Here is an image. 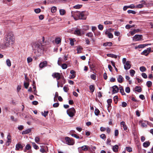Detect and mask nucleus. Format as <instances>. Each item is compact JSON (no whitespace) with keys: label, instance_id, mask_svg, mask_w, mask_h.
<instances>
[{"label":"nucleus","instance_id":"nucleus-1","mask_svg":"<svg viewBox=\"0 0 153 153\" xmlns=\"http://www.w3.org/2000/svg\"><path fill=\"white\" fill-rule=\"evenodd\" d=\"M31 45L34 52L36 55L37 56H40L43 51V45L38 42H33Z\"/></svg>","mask_w":153,"mask_h":153},{"label":"nucleus","instance_id":"nucleus-2","mask_svg":"<svg viewBox=\"0 0 153 153\" xmlns=\"http://www.w3.org/2000/svg\"><path fill=\"white\" fill-rule=\"evenodd\" d=\"M14 39L13 34L8 33L6 35L4 40V45L6 47H9L14 43Z\"/></svg>","mask_w":153,"mask_h":153},{"label":"nucleus","instance_id":"nucleus-3","mask_svg":"<svg viewBox=\"0 0 153 153\" xmlns=\"http://www.w3.org/2000/svg\"><path fill=\"white\" fill-rule=\"evenodd\" d=\"M84 11H82L81 12L79 11H76L74 12V15L75 16H73L74 19L75 20H77L78 19L85 20L86 19V17L85 15L84 14Z\"/></svg>","mask_w":153,"mask_h":153},{"label":"nucleus","instance_id":"nucleus-4","mask_svg":"<svg viewBox=\"0 0 153 153\" xmlns=\"http://www.w3.org/2000/svg\"><path fill=\"white\" fill-rule=\"evenodd\" d=\"M76 112V110L73 107L70 108L67 111V114L70 117H73L75 114Z\"/></svg>","mask_w":153,"mask_h":153},{"label":"nucleus","instance_id":"nucleus-5","mask_svg":"<svg viewBox=\"0 0 153 153\" xmlns=\"http://www.w3.org/2000/svg\"><path fill=\"white\" fill-rule=\"evenodd\" d=\"M65 83V79L64 76H62L61 79L58 81L57 83V86L58 88H59L60 86L61 87H62L64 84Z\"/></svg>","mask_w":153,"mask_h":153},{"label":"nucleus","instance_id":"nucleus-6","mask_svg":"<svg viewBox=\"0 0 153 153\" xmlns=\"http://www.w3.org/2000/svg\"><path fill=\"white\" fill-rule=\"evenodd\" d=\"M66 143L69 145H72L74 144V141L72 138H70L68 137H66L65 138Z\"/></svg>","mask_w":153,"mask_h":153},{"label":"nucleus","instance_id":"nucleus-7","mask_svg":"<svg viewBox=\"0 0 153 153\" xmlns=\"http://www.w3.org/2000/svg\"><path fill=\"white\" fill-rule=\"evenodd\" d=\"M151 48H148L147 49L144 50L141 53L142 55H144L147 56L151 52Z\"/></svg>","mask_w":153,"mask_h":153},{"label":"nucleus","instance_id":"nucleus-8","mask_svg":"<svg viewBox=\"0 0 153 153\" xmlns=\"http://www.w3.org/2000/svg\"><path fill=\"white\" fill-rule=\"evenodd\" d=\"M142 35H135L133 38V40H135V41H139L142 38Z\"/></svg>","mask_w":153,"mask_h":153},{"label":"nucleus","instance_id":"nucleus-9","mask_svg":"<svg viewBox=\"0 0 153 153\" xmlns=\"http://www.w3.org/2000/svg\"><path fill=\"white\" fill-rule=\"evenodd\" d=\"M131 62L130 61H127L124 64V68L125 70H127L130 68L131 65L130 64Z\"/></svg>","mask_w":153,"mask_h":153},{"label":"nucleus","instance_id":"nucleus-10","mask_svg":"<svg viewBox=\"0 0 153 153\" xmlns=\"http://www.w3.org/2000/svg\"><path fill=\"white\" fill-rule=\"evenodd\" d=\"M25 80L26 81H24V86L26 88H27L29 85V82L28 81V78L27 76V74L26 75L25 74Z\"/></svg>","mask_w":153,"mask_h":153},{"label":"nucleus","instance_id":"nucleus-11","mask_svg":"<svg viewBox=\"0 0 153 153\" xmlns=\"http://www.w3.org/2000/svg\"><path fill=\"white\" fill-rule=\"evenodd\" d=\"M112 88L113 89L112 94L118 92L119 88L117 86L115 85L112 87Z\"/></svg>","mask_w":153,"mask_h":153},{"label":"nucleus","instance_id":"nucleus-12","mask_svg":"<svg viewBox=\"0 0 153 153\" xmlns=\"http://www.w3.org/2000/svg\"><path fill=\"white\" fill-rule=\"evenodd\" d=\"M47 62L45 61L41 62L39 64V67L40 68H43L47 66Z\"/></svg>","mask_w":153,"mask_h":153},{"label":"nucleus","instance_id":"nucleus-13","mask_svg":"<svg viewBox=\"0 0 153 153\" xmlns=\"http://www.w3.org/2000/svg\"><path fill=\"white\" fill-rule=\"evenodd\" d=\"M121 126L123 127L124 131H126L127 129V127L125 124V122L124 121H122L120 123Z\"/></svg>","mask_w":153,"mask_h":153},{"label":"nucleus","instance_id":"nucleus-14","mask_svg":"<svg viewBox=\"0 0 153 153\" xmlns=\"http://www.w3.org/2000/svg\"><path fill=\"white\" fill-rule=\"evenodd\" d=\"M7 145L8 146L9 145L10 143H11V137L9 134H8L7 137Z\"/></svg>","mask_w":153,"mask_h":153},{"label":"nucleus","instance_id":"nucleus-15","mask_svg":"<svg viewBox=\"0 0 153 153\" xmlns=\"http://www.w3.org/2000/svg\"><path fill=\"white\" fill-rule=\"evenodd\" d=\"M124 78L121 75H119L117 78V81L119 83H122L123 80Z\"/></svg>","mask_w":153,"mask_h":153},{"label":"nucleus","instance_id":"nucleus-16","mask_svg":"<svg viewBox=\"0 0 153 153\" xmlns=\"http://www.w3.org/2000/svg\"><path fill=\"white\" fill-rule=\"evenodd\" d=\"M61 76L59 73L55 72L53 73L52 74V76L53 78H56Z\"/></svg>","mask_w":153,"mask_h":153},{"label":"nucleus","instance_id":"nucleus-17","mask_svg":"<svg viewBox=\"0 0 153 153\" xmlns=\"http://www.w3.org/2000/svg\"><path fill=\"white\" fill-rule=\"evenodd\" d=\"M74 34L78 36H81L82 35L80 30L76 29L74 32Z\"/></svg>","mask_w":153,"mask_h":153},{"label":"nucleus","instance_id":"nucleus-18","mask_svg":"<svg viewBox=\"0 0 153 153\" xmlns=\"http://www.w3.org/2000/svg\"><path fill=\"white\" fill-rule=\"evenodd\" d=\"M118 146L117 145H116L115 146H113L112 149L114 152H116L118 151Z\"/></svg>","mask_w":153,"mask_h":153},{"label":"nucleus","instance_id":"nucleus-19","mask_svg":"<svg viewBox=\"0 0 153 153\" xmlns=\"http://www.w3.org/2000/svg\"><path fill=\"white\" fill-rule=\"evenodd\" d=\"M22 148L23 146L21 144H18L16 145V150H19L20 149H22Z\"/></svg>","mask_w":153,"mask_h":153},{"label":"nucleus","instance_id":"nucleus-20","mask_svg":"<svg viewBox=\"0 0 153 153\" xmlns=\"http://www.w3.org/2000/svg\"><path fill=\"white\" fill-rule=\"evenodd\" d=\"M108 31L106 30V31L105 32V34H107L108 36V38H113V35L110 32H107Z\"/></svg>","mask_w":153,"mask_h":153},{"label":"nucleus","instance_id":"nucleus-21","mask_svg":"<svg viewBox=\"0 0 153 153\" xmlns=\"http://www.w3.org/2000/svg\"><path fill=\"white\" fill-rule=\"evenodd\" d=\"M150 142L149 141H146L143 143V146L144 147L146 148L150 145Z\"/></svg>","mask_w":153,"mask_h":153},{"label":"nucleus","instance_id":"nucleus-22","mask_svg":"<svg viewBox=\"0 0 153 153\" xmlns=\"http://www.w3.org/2000/svg\"><path fill=\"white\" fill-rule=\"evenodd\" d=\"M119 89L120 91V92L121 93V94L123 95H125L126 94L124 92V89L123 87L122 86H120L119 87Z\"/></svg>","mask_w":153,"mask_h":153},{"label":"nucleus","instance_id":"nucleus-23","mask_svg":"<svg viewBox=\"0 0 153 153\" xmlns=\"http://www.w3.org/2000/svg\"><path fill=\"white\" fill-rule=\"evenodd\" d=\"M135 91L138 92H140L142 91L141 88L140 86H136L134 88Z\"/></svg>","mask_w":153,"mask_h":153},{"label":"nucleus","instance_id":"nucleus-24","mask_svg":"<svg viewBox=\"0 0 153 153\" xmlns=\"http://www.w3.org/2000/svg\"><path fill=\"white\" fill-rule=\"evenodd\" d=\"M89 89L92 93L94 91L95 89V87L94 85H91L89 86Z\"/></svg>","mask_w":153,"mask_h":153},{"label":"nucleus","instance_id":"nucleus-25","mask_svg":"<svg viewBox=\"0 0 153 153\" xmlns=\"http://www.w3.org/2000/svg\"><path fill=\"white\" fill-rule=\"evenodd\" d=\"M83 151H87L88 149L89 146L87 145H84L81 147Z\"/></svg>","mask_w":153,"mask_h":153},{"label":"nucleus","instance_id":"nucleus-26","mask_svg":"<svg viewBox=\"0 0 153 153\" xmlns=\"http://www.w3.org/2000/svg\"><path fill=\"white\" fill-rule=\"evenodd\" d=\"M112 45V42H107L104 43L103 44V45L104 46H111Z\"/></svg>","mask_w":153,"mask_h":153},{"label":"nucleus","instance_id":"nucleus-27","mask_svg":"<svg viewBox=\"0 0 153 153\" xmlns=\"http://www.w3.org/2000/svg\"><path fill=\"white\" fill-rule=\"evenodd\" d=\"M145 47H146V45H145V44H141V45H138L136 47H135V48L136 49H137V48H144Z\"/></svg>","mask_w":153,"mask_h":153},{"label":"nucleus","instance_id":"nucleus-28","mask_svg":"<svg viewBox=\"0 0 153 153\" xmlns=\"http://www.w3.org/2000/svg\"><path fill=\"white\" fill-rule=\"evenodd\" d=\"M141 124V126L143 127H147V124H146L145 123L143 122L142 121H140L139 122Z\"/></svg>","mask_w":153,"mask_h":153},{"label":"nucleus","instance_id":"nucleus-29","mask_svg":"<svg viewBox=\"0 0 153 153\" xmlns=\"http://www.w3.org/2000/svg\"><path fill=\"white\" fill-rule=\"evenodd\" d=\"M61 39L59 37H58L56 39L55 42L57 44H59L61 42Z\"/></svg>","mask_w":153,"mask_h":153},{"label":"nucleus","instance_id":"nucleus-30","mask_svg":"<svg viewBox=\"0 0 153 153\" xmlns=\"http://www.w3.org/2000/svg\"><path fill=\"white\" fill-rule=\"evenodd\" d=\"M135 71L134 70L131 69L130 70V73L131 76L133 77L134 76V74H135Z\"/></svg>","mask_w":153,"mask_h":153},{"label":"nucleus","instance_id":"nucleus-31","mask_svg":"<svg viewBox=\"0 0 153 153\" xmlns=\"http://www.w3.org/2000/svg\"><path fill=\"white\" fill-rule=\"evenodd\" d=\"M107 56H108L114 58H117V56L116 55H115L113 54H107Z\"/></svg>","mask_w":153,"mask_h":153},{"label":"nucleus","instance_id":"nucleus-32","mask_svg":"<svg viewBox=\"0 0 153 153\" xmlns=\"http://www.w3.org/2000/svg\"><path fill=\"white\" fill-rule=\"evenodd\" d=\"M60 14L61 15H63L65 13V11L64 9H60L59 10Z\"/></svg>","mask_w":153,"mask_h":153},{"label":"nucleus","instance_id":"nucleus-33","mask_svg":"<svg viewBox=\"0 0 153 153\" xmlns=\"http://www.w3.org/2000/svg\"><path fill=\"white\" fill-rule=\"evenodd\" d=\"M6 63L7 65L10 67L11 66V62L9 59H7L6 61Z\"/></svg>","mask_w":153,"mask_h":153},{"label":"nucleus","instance_id":"nucleus-34","mask_svg":"<svg viewBox=\"0 0 153 153\" xmlns=\"http://www.w3.org/2000/svg\"><path fill=\"white\" fill-rule=\"evenodd\" d=\"M100 113V111L99 109L97 108H96L94 111V113L95 115L96 116H98Z\"/></svg>","mask_w":153,"mask_h":153},{"label":"nucleus","instance_id":"nucleus-35","mask_svg":"<svg viewBox=\"0 0 153 153\" xmlns=\"http://www.w3.org/2000/svg\"><path fill=\"white\" fill-rule=\"evenodd\" d=\"M86 35V36L91 38H92L93 37V34L91 32L87 33Z\"/></svg>","mask_w":153,"mask_h":153},{"label":"nucleus","instance_id":"nucleus-36","mask_svg":"<svg viewBox=\"0 0 153 153\" xmlns=\"http://www.w3.org/2000/svg\"><path fill=\"white\" fill-rule=\"evenodd\" d=\"M90 77L92 79L94 80H95L96 79V74H91L90 76Z\"/></svg>","mask_w":153,"mask_h":153},{"label":"nucleus","instance_id":"nucleus-37","mask_svg":"<svg viewBox=\"0 0 153 153\" xmlns=\"http://www.w3.org/2000/svg\"><path fill=\"white\" fill-rule=\"evenodd\" d=\"M135 25H126L125 27L127 29H129L131 27H134L135 26Z\"/></svg>","mask_w":153,"mask_h":153},{"label":"nucleus","instance_id":"nucleus-38","mask_svg":"<svg viewBox=\"0 0 153 153\" xmlns=\"http://www.w3.org/2000/svg\"><path fill=\"white\" fill-rule=\"evenodd\" d=\"M48 111H44V113H43L42 112V115L44 117H46L48 115Z\"/></svg>","mask_w":153,"mask_h":153},{"label":"nucleus","instance_id":"nucleus-39","mask_svg":"<svg viewBox=\"0 0 153 153\" xmlns=\"http://www.w3.org/2000/svg\"><path fill=\"white\" fill-rule=\"evenodd\" d=\"M51 12L53 13H55L56 11V7H55L53 6L51 8Z\"/></svg>","mask_w":153,"mask_h":153},{"label":"nucleus","instance_id":"nucleus-40","mask_svg":"<svg viewBox=\"0 0 153 153\" xmlns=\"http://www.w3.org/2000/svg\"><path fill=\"white\" fill-rule=\"evenodd\" d=\"M83 49V48L81 47H79L77 48V53H80L81 52V50Z\"/></svg>","mask_w":153,"mask_h":153},{"label":"nucleus","instance_id":"nucleus-41","mask_svg":"<svg viewBox=\"0 0 153 153\" xmlns=\"http://www.w3.org/2000/svg\"><path fill=\"white\" fill-rule=\"evenodd\" d=\"M127 12L128 14L132 13L135 14L136 13V12L134 11L131 10H128L127 11Z\"/></svg>","mask_w":153,"mask_h":153},{"label":"nucleus","instance_id":"nucleus-42","mask_svg":"<svg viewBox=\"0 0 153 153\" xmlns=\"http://www.w3.org/2000/svg\"><path fill=\"white\" fill-rule=\"evenodd\" d=\"M82 7V5L77 4L74 6V8L75 9H79Z\"/></svg>","mask_w":153,"mask_h":153},{"label":"nucleus","instance_id":"nucleus-43","mask_svg":"<svg viewBox=\"0 0 153 153\" xmlns=\"http://www.w3.org/2000/svg\"><path fill=\"white\" fill-rule=\"evenodd\" d=\"M152 84V82L150 81H148L146 82V85L148 87H150Z\"/></svg>","mask_w":153,"mask_h":153},{"label":"nucleus","instance_id":"nucleus-44","mask_svg":"<svg viewBox=\"0 0 153 153\" xmlns=\"http://www.w3.org/2000/svg\"><path fill=\"white\" fill-rule=\"evenodd\" d=\"M140 70L142 72H144L146 71V69L144 66H141L140 68Z\"/></svg>","mask_w":153,"mask_h":153},{"label":"nucleus","instance_id":"nucleus-45","mask_svg":"<svg viewBox=\"0 0 153 153\" xmlns=\"http://www.w3.org/2000/svg\"><path fill=\"white\" fill-rule=\"evenodd\" d=\"M61 67L62 69H65L67 68V65L66 64L64 63L62 64Z\"/></svg>","mask_w":153,"mask_h":153},{"label":"nucleus","instance_id":"nucleus-46","mask_svg":"<svg viewBox=\"0 0 153 153\" xmlns=\"http://www.w3.org/2000/svg\"><path fill=\"white\" fill-rule=\"evenodd\" d=\"M111 64L112 65L114 68L115 70L117 71V72L118 71L117 69L116 68L115 66V64L114 62L113 61H111Z\"/></svg>","mask_w":153,"mask_h":153},{"label":"nucleus","instance_id":"nucleus-47","mask_svg":"<svg viewBox=\"0 0 153 153\" xmlns=\"http://www.w3.org/2000/svg\"><path fill=\"white\" fill-rule=\"evenodd\" d=\"M143 5L142 4H139L135 6L136 8H140L143 7Z\"/></svg>","mask_w":153,"mask_h":153},{"label":"nucleus","instance_id":"nucleus-48","mask_svg":"<svg viewBox=\"0 0 153 153\" xmlns=\"http://www.w3.org/2000/svg\"><path fill=\"white\" fill-rule=\"evenodd\" d=\"M126 150L128 152H131L132 151V148L130 147H126Z\"/></svg>","mask_w":153,"mask_h":153},{"label":"nucleus","instance_id":"nucleus-49","mask_svg":"<svg viewBox=\"0 0 153 153\" xmlns=\"http://www.w3.org/2000/svg\"><path fill=\"white\" fill-rule=\"evenodd\" d=\"M71 136L76 138V139L80 138L79 137L77 134H71Z\"/></svg>","mask_w":153,"mask_h":153},{"label":"nucleus","instance_id":"nucleus-50","mask_svg":"<svg viewBox=\"0 0 153 153\" xmlns=\"http://www.w3.org/2000/svg\"><path fill=\"white\" fill-rule=\"evenodd\" d=\"M33 146L34 148L36 149H38L39 148V147L35 143H33Z\"/></svg>","mask_w":153,"mask_h":153},{"label":"nucleus","instance_id":"nucleus-51","mask_svg":"<svg viewBox=\"0 0 153 153\" xmlns=\"http://www.w3.org/2000/svg\"><path fill=\"white\" fill-rule=\"evenodd\" d=\"M118 97L117 96H115L114 97V99L115 103H117L118 101Z\"/></svg>","mask_w":153,"mask_h":153},{"label":"nucleus","instance_id":"nucleus-52","mask_svg":"<svg viewBox=\"0 0 153 153\" xmlns=\"http://www.w3.org/2000/svg\"><path fill=\"white\" fill-rule=\"evenodd\" d=\"M104 24L105 25H111L112 24V22L110 21H106L104 22Z\"/></svg>","mask_w":153,"mask_h":153},{"label":"nucleus","instance_id":"nucleus-53","mask_svg":"<svg viewBox=\"0 0 153 153\" xmlns=\"http://www.w3.org/2000/svg\"><path fill=\"white\" fill-rule=\"evenodd\" d=\"M29 133V129H27L25 131H24L22 132V134H27Z\"/></svg>","mask_w":153,"mask_h":153},{"label":"nucleus","instance_id":"nucleus-54","mask_svg":"<svg viewBox=\"0 0 153 153\" xmlns=\"http://www.w3.org/2000/svg\"><path fill=\"white\" fill-rule=\"evenodd\" d=\"M125 91L127 93H129L130 91V89L129 87H126L125 88Z\"/></svg>","mask_w":153,"mask_h":153},{"label":"nucleus","instance_id":"nucleus-55","mask_svg":"<svg viewBox=\"0 0 153 153\" xmlns=\"http://www.w3.org/2000/svg\"><path fill=\"white\" fill-rule=\"evenodd\" d=\"M98 29L100 30H103V26L102 25H101V24L99 25L98 26Z\"/></svg>","mask_w":153,"mask_h":153},{"label":"nucleus","instance_id":"nucleus-56","mask_svg":"<svg viewBox=\"0 0 153 153\" xmlns=\"http://www.w3.org/2000/svg\"><path fill=\"white\" fill-rule=\"evenodd\" d=\"M128 8L134 9L135 8V6L133 4H131L129 6H127Z\"/></svg>","mask_w":153,"mask_h":153},{"label":"nucleus","instance_id":"nucleus-57","mask_svg":"<svg viewBox=\"0 0 153 153\" xmlns=\"http://www.w3.org/2000/svg\"><path fill=\"white\" fill-rule=\"evenodd\" d=\"M100 137L103 139H105L106 138V137L105 134H101L100 136Z\"/></svg>","mask_w":153,"mask_h":153},{"label":"nucleus","instance_id":"nucleus-58","mask_svg":"<svg viewBox=\"0 0 153 153\" xmlns=\"http://www.w3.org/2000/svg\"><path fill=\"white\" fill-rule=\"evenodd\" d=\"M78 150L79 153H83V150L81 147L78 148Z\"/></svg>","mask_w":153,"mask_h":153},{"label":"nucleus","instance_id":"nucleus-59","mask_svg":"<svg viewBox=\"0 0 153 153\" xmlns=\"http://www.w3.org/2000/svg\"><path fill=\"white\" fill-rule=\"evenodd\" d=\"M63 90L65 92H67L68 91V90L69 89L68 87H67L66 86H65L63 87Z\"/></svg>","mask_w":153,"mask_h":153},{"label":"nucleus","instance_id":"nucleus-60","mask_svg":"<svg viewBox=\"0 0 153 153\" xmlns=\"http://www.w3.org/2000/svg\"><path fill=\"white\" fill-rule=\"evenodd\" d=\"M127 105V104L126 102H123L122 103V106L123 107H125Z\"/></svg>","mask_w":153,"mask_h":153},{"label":"nucleus","instance_id":"nucleus-61","mask_svg":"<svg viewBox=\"0 0 153 153\" xmlns=\"http://www.w3.org/2000/svg\"><path fill=\"white\" fill-rule=\"evenodd\" d=\"M112 100L111 99H108L107 100V102L108 103V105H109L111 106V103L112 102Z\"/></svg>","mask_w":153,"mask_h":153},{"label":"nucleus","instance_id":"nucleus-62","mask_svg":"<svg viewBox=\"0 0 153 153\" xmlns=\"http://www.w3.org/2000/svg\"><path fill=\"white\" fill-rule=\"evenodd\" d=\"M35 141L36 143H38L40 140V138L39 137H37L35 138Z\"/></svg>","mask_w":153,"mask_h":153},{"label":"nucleus","instance_id":"nucleus-63","mask_svg":"<svg viewBox=\"0 0 153 153\" xmlns=\"http://www.w3.org/2000/svg\"><path fill=\"white\" fill-rule=\"evenodd\" d=\"M34 11L36 13H39L41 11V9L39 8L36 9Z\"/></svg>","mask_w":153,"mask_h":153},{"label":"nucleus","instance_id":"nucleus-64","mask_svg":"<svg viewBox=\"0 0 153 153\" xmlns=\"http://www.w3.org/2000/svg\"><path fill=\"white\" fill-rule=\"evenodd\" d=\"M142 76L144 78L146 79L147 77V76L146 74L145 73H142Z\"/></svg>","mask_w":153,"mask_h":153}]
</instances>
